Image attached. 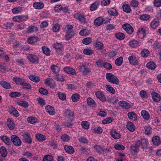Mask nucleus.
I'll use <instances>...</instances> for the list:
<instances>
[{"label":"nucleus","mask_w":161,"mask_h":161,"mask_svg":"<svg viewBox=\"0 0 161 161\" xmlns=\"http://www.w3.org/2000/svg\"><path fill=\"white\" fill-rule=\"evenodd\" d=\"M7 125L9 129L10 130H13L15 127V124L14 121L10 118L7 119Z\"/></svg>","instance_id":"22"},{"label":"nucleus","mask_w":161,"mask_h":161,"mask_svg":"<svg viewBox=\"0 0 161 161\" xmlns=\"http://www.w3.org/2000/svg\"><path fill=\"white\" fill-rule=\"evenodd\" d=\"M42 50L43 53L47 56H49L50 55V50L49 48L46 46L42 47Z\"/></svg>","instance_id":"40"},{"label":"nucleus","mask_w":161,"mask_h":161,"mask_svg":"<svg viewBox=\"0 0 161 161\" xmlns=\"http://www.w3.org/2000/svg\"><path fill=\"white\" fill-rule=\"evenodd\" d=\"M126 127L128 130L132 132H133L135 129V127L134 124L130 121L127 123Z\"/></svg>","instance_id":"23"},{"label":"nucleus","mask_w":161,"mask_h":161,"mask_svg":"<svg viewBox=\"0 0 161 161\" xmlns=\"http://www.w3.org/2000/svg\"><path fill=\"white\" fill-rule=\"evenodd\" d=\"M21 95L20 92H12L9 93V96L11 97H20Z\"/></svg>","instance_id":"49"},{"label":"nucleus","mask_w":161,"mask_h":161,"mask_svg":"<svg viewBox=\"0 0 161 161\" xmlns=\"http://www.w3.org/2000/svg\"><path fill=\"white\" fill-rule=\"evenodd\" d=\"M17 104L20 106L27 107L29 106V104L27 102L25 101H20L17 102Z\"/></svg>","instance_id":"54"},{"label":"nucleus","mask_w":161,"mask_h":161,"mask_svg":"<svg viewBox=\"0 0 161 161\" xmlns=\"http://www.w3.org/2000/svg\"><path fill=\"white\" fill-rule=\"evenodd\" d=\"M146 66L148 68L152 70L154 69L156 67L155 64L153 62H150L148 63Z\"/></svg>","instance_id":"44"},{"label":"nucleus","mask_w":161,"mask_h":161,"mask_svg":"<svg viewBox=\"0 0 161 161\" xmlns=\"http://www.w3.org/2000/svg\"><path fill=\"white\" fill-rule=\"evenodd\" d=\"M123 11L127 13L130 12L131 9L129 5L127 4H124L122 6Z\"/></svg>","instance_id":"48"},{"label":"nucleus","mask_w":161,"mask_h":161,"mask_svg":"<svg viewBox=\"0 0 161 161\" xmlns=\"http://www.w3.org/2000/svg\"><path fill=\"white\" fill-rule=\"evenodd\" d=\"M63 70L66 73L72 75H75V70L70 67H65L63 69Z\"/></svg>","instance_id":"11"},{"label":"nucleus","mask_w":161,"mask_h":161,"mask_svg":"<svg viewBox=\"0 0 161 161\" xmlns=\"http://www.w3.org/2000/svg\"><path fill=\"white\" fill-rule=\"evenodd\" d=\"M141 114L144 119L147 120L149 119L150 118L149 114L147 111L145 110H143L142 111Z\"/></svg>","instance_id":"39"},{"label":"nucleus","mask_w":161,"mask_h":161,"mask_svg":"<svg viewBox=\"0 0 161 161\" xmlns=\"http://www.w3.org/2000/svg\"><path fill=\"white\" fill-rule=\"evenodd\" d=\"M1 86L3 88L7 89H10L11 88L10 84L5 80L0 81Z\"/></svg>","instance_id":"17"},{"label":"nucleus","mask_w":161,"mask_h":161,"mask_svg":"<svg viewBox=\"0 0 161 161\" xmlns=\"http://www.w3.org/2000/svg\"><path fill=\"white\" fill-rule=\"evenodd\" d=\"M38 40V38L33 36L30 37L28 39V42L30 44H32L36 42Z\"/></svg>","instance_id":"55"},{"label":"nucleus","mask_w":161,"mask_h":161,"mask_svg":"<svg viewBox=\"0 0 161 161\" xmlns=\"http://www.w3.org/2000/svg\"><path fill=\"white\" fill-rule=\"evenodd\" d=\"M13 80L18 85H20L21 86L25 80L24 79L19 77H14Z\"/></svg>","instance_id":"35"},{"label":"nucleus","mask_w":161,"mask_h":161,"mask_svg":"<svg viewBox=\"0 0 161 161\" xmlns=\"http://www.w3.org/2000/svg\"><path fill=\"white\" fill-rule=\"evenodd\" d=\"M81 125L83 128L88 129L89 128V123L86 121H83L81 122Z\"/></svg>","instance_id":"62"},{"label":"nucleus","mask_w":161,"mask_h":161,"mask_svg":"<svg viewBox=\"0 0 161 161\" xmlns=\"http://www.w3.org/2000/svg\"><path fill=\"white\" fill-rule=\"evenodd\" d=\"M107 80L109 82L115 85H118L119 83L118 79L111 73H107L106 74Z\"/></svg>","instance_id":"1"},{"label":"nucleus","mask_w":161,"mask_h":161,"mask_svg":"<svg viewBox=\"0 0 161 161\" xmlns=\"http://www.w3.org/2000/svg\"><path fill=\"white\" fill-rule=\"evenodd\" d=\"M146 30L144 28H140L138 29L137 35L139 37L141 38H144L146 35Z\"/></svg>","instance_id":"13"},{"label":"nucleus","mask_w":161,"mask_h":161,"mask_svg":"<svg viewBox=\"0 0 161 161\" xmlns=\"http://www.w3.org/2000/svg\"><path fill=\"white\" fill-rule=\"evenodd\" d=\"M44 4L41 2H37L33 3V6L34 8L37 9H41L44 7Z\"/></svg>","instance_id":"16"},{"label":"nucleus","mask_w":161,"mask_h":161,"mask_svg":"<svg viewBox=\"0 0 161 161\" xmlns=\"http://www.w3.org/2000/svg\"><path fill=\"white\" fill-rule=\"evenodd\" d=\"M106 90L110 93L114 94L115 93V91L114 89L110 85H106L105 86Z\"/></svg>","instance_id":"52"},{"label":"nucleus","mask_w":161,"mask_h":161,"mask_svg":"<svg viewBox=\"0 0 161 161\" xmlns=\"http://www.w3.org/2000/svg\"><path fill=\"white\" fill-rule=\"evenodd\" d=\"M28 16L27 15H17L13 18V20L15 22H21L27 19Z\"/></svg>","instance_id":"8"},{"label":"nucleus","mask_w":161,"mask_h":161,"mask_svg":"<svg viewBox=\"0 0 161 161\" xmlns=\"http://www.w3.org/2000/svg\"><path fill=\"white\" fill-rule=\"evenodd\" d=\"M38 30V28L37 27L31 25L29 26L27 28L26 32L27 33H31L34 31H37Z\"/></svg>","instance_id":"41"},{"label":"nucleus","mask_w":161,"mask_h":161,"mask_svg":"<svg viewBox=\"0 0 161 161\" xmlns=\"http://www.w3.org/2000/svg\"><path fill=\"white\" fill-rule=\"evenodd\" d=\"M11 140L14 146H19L21 145V142L19 138L16 135H11L10 137Z\"/></svg>","instance_id":"4"},{"label":"nucleus","mask_w":161,"mask_h":161,"mask_svg":"<svg viewBox=\"0 0 161 161\" xmlns=\"http://www.w3.org/2000/svg\"><path fill=\"white\" fill-rule=\"evenodd\" d=\"M110 135L114 139H119L121 137L120 135L117 133L115 130H113L110 131Z\"/></svg>","instance_id":"28"},{"label":"nucleus","mask_w":161,"mask_h":161,"mask_svg":"<svg viewBox=\"0 0 161 161\" xmlns=\"http://www.w3.org/2000/svg\"><path fill=\"white\" fill-rule=\"evenodd\" d=\"M90 32L87 29H83L79 32V34L81 36H86L89 35Z\"/></svg>","instance_id":"43"},{"label":"nucleus","mask_w":161,"mask_h":161,"mask_svg":"<svg viewBox=\"0 0 161 161\" xmlns=\"http://www.w3.org/2000/svg\"><path fill=\"white\" fill-rule=\"evenodd\" d=\"M141 145L143 148H146L147 146L148 142L144 138L140 140Z\"/></svg>","instance_id":"47"},{"label":"nucleus","mask_w":161,"mask_h":161,"mask_svg":"<svg viewBox=\"0 0 161 161\" xmlns=\"http://www.w3.org/2000/svg\"><path fill=\"white\" fill-rule=\"evenodd\" d=\"M100 4V2L99 1H95L93 3L90 7V9L91 11H93L95 10L97 8L98 6Z\"/></svg>","instance_id":"29"},{"label":"nucleus","mask_w":161,"mask_h":161,"mask_svg":"<svg viewBox=\"0 0 161 161\" xmlns=\"http://www.w3.org/2000/svg\"><path fill=\"white\" fill-rule=\"evenodd\" d=\"M29 77L31 80L36 83H37L40 81L39 77L35 75H31Z\"/></svg>","instance_id":"37"},{"label":"nucleus","mask_w":161,"mask_h":161,"mask_svg":"<svg viewBox=\"0 0 161 161\" xmlns=\"http://www.w3.org/2000/svg\"><path fill=\"white\" fill-rule=\"evenodd\" d=\"M108 13L110 15L114 17H116L119 15L118 12L114 8H112L108 10Z\"/></svg>","instance_id":"33"},{"label":"nucleus","mask_w":161,"mask_h":161,"mask_svg":"<svg viewBox=\"0 0 161 161\" xmlns=\"http://www.w3.org/2000/svg\"><path fill=\"white\" fill-rule=\"evenodd\" d=\"M74 17L82 23L86 24L87 22L85 16L80 13H76L74 14Z\"/></svg>","instance_id":"6"},{"label":"nucleus","mask_w":161,"mask_h":161,"mask_svg":"<svg viewBox=\"0 0 161 161\" xmlns=\"http://www.w3.org/2000/svg\"><path fill=\"white\" fill-rule=\"evenodd\" d=\"M27 58L29 61L32 64L37 63L39 60V56L33 53L28 54Z\"/></svg>","instance_id":"2"},{"label":"nucleus","mask_w":161,"mask_h":161,"mask_svg":"<svg viewBox=\"0 0 161 161\" xmlns=\"http://www.w3.org/2000/svg\"><path fill=\"white\" fill-rule=\"evenodd\" d=\"M0 153L1 155L4 157L7 156L8 152L6 149L3 146L0 148Z\"/></svg>","instance_id":"38"},{"label":"nucleus","mask_w":161,"mask_h":161,"mask_svg":"<svg viewBox=\"0 0 161 161\" xmlns=\"http://www.w3.org/2000/svg\"><path fill=\"white\" fill-rule=\"evenodd\" d=\"M36 137L38 141L43 142L46 139V137L44 135L41 134H37L36 135Z\"/></svg>","instance_id":"32"},{"label":"nucleus","mask_w":161,"mask_h":161,"mask_svg":"<svg viewBox=\"0 0 161 161\" xmlns=\"http://www.w3.org/2000/svg\"><path fill=\"white\" fill-rule=\"evenodd\" d=\"M64 148L66 151L70 154H73L75 152L74 149L71 146H65Z\"/></svg>","instance_id":"36"},{"label":"nucleus","mask_w":161,"mask_h":161,"mask_svg":"<svg viewBox=\"0 0 161 161\" xmlns=\"http://www.w3.org/2000/svg\"><path fill=\"white\" fill-rule=\"evenodd\" d=\"M92 42V39L90 37H86L82 40V43L85 45H88L90 44Z\"/></svg>","instance_id":"58"},{"label":"nucleus","mask_w":161,"mask_h":161,"mask_svg":"<svg viewBox=\"0 0 161 161\" xmlns=\"http://www.w3.org/2000/svg\"><path fill=\"white\" fill-rule=\"evenodd\" d=\"M128 118L130 120H136L137 119L136 115L133 112H129L127 114Z\"/></svg>","instance_id":"31"},{"label":"nucleus","mask_w":161,"mask_h":161,"mask_svg":"<svg viewBox=\"0 0 161 161\" xmlns=\"http://www.w3.org/2000/svg\"><path fill=\"white\" fill-rule=\"evenodd\" d=\"M95 94L96 97L101 101L103 102L106 101V99L105 96L102 92L99 91H97L95 92Z\"/></svg>","instance_id":"9"},{"label":"nucleus","mask_w":161,"mask_h":161,"mask_svg":"<svg viewBox=\"0 0 161 161\" xmlns=\"http://www.w3.org/2000/svg\"><path fill=\"white\" fill-rule=\"evenodd\" d=\"M58 64L56 65L52 64L51 65L50 69L52 72L55 74H58L60 70V67L57 66Z\"/></svg>","instance_id":"24"},{"label":"nucleus","mask_w":161,"mask_h":161,"mask_svg":"<svg viewBox=\"0 0 161 161\" xmlns=\"http://www.w3.org/2000/svg\"><path fill=\"white\" fill-rule=\"evenodd\" d=\"M67 33V34L65 36V37L67 40H69L73 37L75 34V33L74 32Z\"/></svg>","instance_id":"59"},{"label":"nucleus","mask_w":161,"mask_h":161,"mask_svg":"<svg viewBox=\"0 0 161 161\" xmlns=\"http://www.w3.org/2000/svg\"><path fill=\"white\" fill-rule=\"evenodd\" d=\"M83 53L86 55L90 56L93 53V51L90 49L85 48L83 50Z\"/></svg>","instance_id":"60"},{"label":"nucleus","mask_w":161,"mask_h":161,"mask_svg":"<svg viewBox=\"0 0 161 161\" xmlns=\"http://www.w3.org/2000/svg\"><path fill=\"white\" fill-rule=\"evenodd\" d=\"M149 52L147 49H144L141 52V55L143 58L147 57L149 55Z\"/></svg>","instance_id":"61"},{"label":"nucleus","mask_w":161,"mask_h":161,"mask_svg":"<svg viewBox=\"0 0 161 161\" xmlns=\"http://www.w3.org/2000/svg\"><path fill=\"white\" fill-rule=\"evenodd\" d=\"M80 95L79 94H73L71 97V99L73 102H75L78 101L80 99Z\"/></svg>","instance_id":"57"},{"label":"nucleus","mask_w":161,"mask_h":161,"mask_svg":"<svg viewBox=\"0 0 161 161\" xmlns=\"http://www.w3.org/2000/svg\"><path fill=\"white\" fill-rule=\"evenodd\" d=\"M9 112L11 114L15 117L19 116V114L16 109L13 106H10L8 108Z\"/></svg>","instance_id":"14"},{"label":"nucleus","mask_w":161,"mask_h":161,"mask_svg":"<svg viewBox=\"0 0 161 161\" xmlns=\"http://www.w3.org/2000/svg\"><path fill=\"white\" fill-rule=\"evenodd\" d=\"M152 99L155 102H157L160 100L161 97L160 95L155 92H152L151 93Z\"/></svg>","instance_id":"12"},{"label":"nucleus","mask_w":161,"mask_h":161,"mask_svg":"<svg viewBox=\"0 0 161 161\" xmlns=\"http://www.w3.org/2000/svg\"><path fill=\"white\" fill-rule=\"evenodd\" d=\"M151 18L150 15L147 14H143L140 15V19L144 21H147Z\"/></svg>","instance_id":"53"},{"label":"nucleus","mask_w":161,"mask_h":161,"mask_svg":"<svg viewBox=\"0 0 161 161\" xmlns=\"http://www.w3.org/2000/svg\"><path fill=\"white\" fill-rule=\"evenodd\" d=\"M73 120H69L67 121H65L64 122V125L66 127H70L73 125V124L72 122Z\"/></svg>","instance_id":"64"},{"label":"nucleus","mask_w":161,"mask_h":161,"mask_svg":"<svg viewBox=\"0 0 161 161\" xmlns=\"http://www.w3.org/2000/svg\"><path fill=\"white\" fill-rule=\"evenodd\" d=\"M87 102L88 105L92 107H94L96 105V103L95 101L91 98H88L87 99Z\"/></svg>","instance_id":"26"},{"label":"nucleus","mask_w":161,"mask_h":161,"mask_svg":"<svg viewBox=\"0 0 161 161\" xmlns=\"http://www.w3.org/2000/svg\"><path fill=\"white\" fill-rule=\"evenodd\" d=\"M152 141L153 145L156 146H158L161 142L160 138L158 136H154L152 138Z\"/></svg>","instance_id":"21"},{"label":"nucleus","mask_w":161,"mask_h":161,"mask_svg":"<svg viewBox=\"0 0 161 161\" xmlns=\"http://www.w3.org/2000/svg\"><path fill=\"white\" fill-rule=\"evenodd\" d=\"M0 138L3 142L7 145H10L11 144V141L10 138L5 136H1Z\"/></svg>","instance_id":"18"},{"label":"nucleus","mask_w":161,"mask_h":161,"mask_svg":"<svg viewBox=\"0 0 161 161\" xmlns=\"http://www.w3.org/2000/svg\"><path fill=\"white\" fill-rule=\"evenodd\" d=\"M27 120L29 123L32 124L36 123L39 122L38 119L33 117H28L27 118Z\"/></svg>","instance_id":"30"},{"label":"nucleus","mask_w":161,"mask_h":161,"mask_svg":"<svg viewBox=\"0 0 161 161\" xmlns=\"http://www.w3.org/2000/svg\"><path fill=\"white\" fill-rule=\"evenodd\" d=\"M119 104L120 106L124 108L128 109L131 107L129 103L125 101H120L119 102Z\"/></svg>","instance_id":"15"},{"label":"nucleus","mask_w":161,"mask_h":161,"mask_svg":"<svg viewBox=\"0 0 161 161\" xmlns=\"http://www.w3.org/2000/svg\"><path fill=\"white\" fill-rule=\"evenodd\" d=\"M22 136L23 139L25 141V142L28 144H31L32 143V140L30 134L25 133L22 135Z\"/></svg>","instance_id":"10"},{"label":"nucleus","mask_w":161,"mask_h":161,"mask_svg":"<svg viewBox=\"0 0 161 161\" xmlns=\"http://www.w3.org/2000/svg\"><path fill=\"white\" fill-rule=\"evenodd\" d=\"M46 111L51 115H54L55 114L54 109L51 106L47 105L45 107Z\"/></svg>","instance_id":"20"},{"label":"nucleus","mask_w":161,"mask_h":161,"mask_svg":"<svg viewBox=\"0 0 161 161\" xmlns=\"http://www.w3.org/2000/svg\"><path fill=\"white\" fill-rule=\"evenodd\" d=\"M122 27L125 31L129 34H131L133 32L134 29L129 24H124L122 25Z\"/></svg>","instance_id":"7"},{"label":"nucleus","mask_w":161,"mask_h":161,"mask_svg":"<svg viewBox=\"0 0 161 161\" xmlns=\"http://www.w3.org/2000/svg\"><path fill=\"white\" fill-rule=\"evenodd\" d=\"M123 58L122 57H120L117 58L115 61V64L117 66H120L123 61Z\"/></svg>","instance_id":"50"},{"label":"nucleus","mask_w":161,"mask_h":161,"mask_svg":"<svg viewBox=\"0 0 161 161\" xmlns=\"http://www.w3.org/2000/svg\"><path fill=\"white\" fill-rule=\"evenodd\" d=\"M53 78L57 81L63 82L65 80V77L63 75H60L57 74L53 76Z\"/></svg>","instance_id":"27"},{"label":"nucleus","mask_w":161,"mask_h":161,"mask_svg":"<svg viewBox=\"0 0 161 161\" xmlns=\"http://www.w3.org/2000/svg\"><path fill=\"white\" fill-rule=\"evenodd\" d=\"M95 46L98 50H101L103 48V44L99 42H97L95 44Z\"/></svg>","instance_id":"63"},{"label":"nucleus","mask_w":161,"mask_h":161,"mask_svg":"<svg viewBox=\"0 0 161 161\" xmlns=\"http://www.w3.org/2000/svg\"><path fill=\"white\" fill-rule=\"evenodd\" d=\"M128 59L130 64L135 65L138 64V62L136 58L133 56H131L129 57Z\"/></svg>","instance_id":"34"},{"label":"nucleus","mask_w":161,"mask_h":161,"mask_svg":"<svg viewBox=\"0 0 161 161\" xmlns=\"http://www.w3.org/2000/svg\"><path fill=\"white\" fill-rule=\"evenodd\" d=\"M159 25V21L158 19H155L152 21L150 23L151 27L153 29H155Z\"/></svg>","instance_id":"19"},{"label":"nucleus","mask_w":161,"mask_h":161,"mask_svg":"<svg viewBox=\"0 0 161 161\" xmlns=\"http://www.w3.org/2000/svg\"><path fill=\"white\" fill-rule=\"evenodd\" d=\"M103 19L102 17H98L94 20V24L96 26H99L103 23Z\"/></svg>","instance_id":"25"},{"label":"nucleus","mask_w":161,"mask_h":161,"mask_svg":"<svg viewBox=\"0 0 161 161\" xmlns=\"http://www.w3.org/2000/svg\"><path fill=\"white\" fill-rule=\"evenodd\" d=\"M129 45L131 47H135L138 46L139 43L136 40L131 41L129 42Z\"/></svg>","instance_id":"56"},{"label":"nucleus","mask_w":161,"mask_h":161,"mask_svg":"<svg viewBox=\"0 0 161 161\" xmlns=\"http://www.w3.org/2000/svg\"><path fill=\"white\" fill-rule=\"evenodd\" d=\"M104 147L100 145H95L94 146V148L97 153L102 154Z\"/></svg>","instance_id":"45"},{"label":"nucleus","mask_w":161,"mask_h":161,"mask_svg":"<svg viewBox=\"0 0 161 161\" xmlns=\"http://www.w3.org/2000/svg\"><path fill=\"white\" fill-rule=\"evenodd\" d=\"M12 12L13 14H17L23 11V9L22 7H17L13 8Z\"/></svg>","instance_id":"51"},{"label":"nucleus","mask_w":161,"mask_h":161,"mask_svg":"<svg viewBox=\"0 0 161 161\" xmlns=\"http://www.w3.org/2000/svg\"><path fill=\"white\" fill-rule=\"evenodd\" d=\"M65 117L68 120H73L74 119V114L73 111L70 109H66L64 112Z\"/></svg>","instance_id":"5"},{"label":"nucleus","mask_w":161,"mask_h":161,"mask_svg":"<svg viewBox=\"0 0 161 161\" xmlns=\"http://www.w3.org/2000/svg\"><path fill=\"white\" fill-rule=\"evenodd\" d=\"M115 36L119 40H123L125 37V35L124 33L121 32L116 33L115 34Z\"/></svg>","instance_id":"46"},{"label":"nucleus","mask_w":161,"mask_h":161,"mask_svg":"<svg viewBox=\"0 0 161 161\" xmlns=\"http://www.w3.org/2000/svg\"><path fill=\"white\" fill-rule=\"evenodd\" d=\"M21 86L24 89L29 90L31 88V85L29 83L26 82L25 80L24 81Z\"/></svg>","instance_id":"42"},{"label":"nucleus","mask_w":161,"mask_h":161,"mask_svg":"<svg viewBox=\"0 0 161 161\" xmlns=\"http://www.w3.org/2000/svg\"><path fill=\"white\" fill-rule=\"evenodd\" d=\"M79 71L82 72L84 75L89 74L92 71V69L88 66H86L85 65H82L79 66Z\"/></svg>","instance_id":"3"}]
</instances>
